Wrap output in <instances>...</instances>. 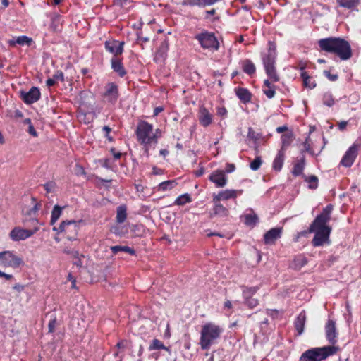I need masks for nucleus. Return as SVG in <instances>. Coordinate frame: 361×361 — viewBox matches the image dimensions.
Returning <instances> with one entry per match:
<instances>
[{
	"label": "nucleus",
	"mask_w": 361,
	"mask_h": 361,
	"mask_svg": "<svg viewBox=\"0 0 361 361\" xmlns=\"http://www.w3.org/2000/svg\"><path fill=\"white\" fill-rule=\"evenodd\" d=\"M322 51L334 54L341 60L346 61L352 57V49L349 42L341 37H327L318 41Z\"/></svg>",
	"instance_id": "nucleus-1"
},
{
	"label": "nucleus",
	"mask_w": 361,
	"mask_h": 361,
	"mask_svg": "<svg viewBox=\"0 0 361 361\" xmlns=\"http://www.w3.org/2000/svg\"><path fill=\"white\" fill-rule=\"evenodd\" d=\"M224 329L219 325L213 322H207L202 326L200 331V345L202 350H209L211 346L217 343Z\"/></svg>",
	"instance_id": "nucleus-2"
},
{
	"label": "nucleus",
	"mask_w": 361,
	"mask_h": 361,
	"mask_svg": "<svg viewBox=\"0 0 361 361\" xmlns=\"http://www.w3.org/2000/svg\"><path fill=\"white\" fill-rule=\"evenodd\" d=\"M338 346H323L312 348L301 355L299 361H323L339 351Z\"/></svg>",
	"instance_id": "nucleus-3"
},
{
	"label": "nucleus",
	"mask_w": 361,
	"mask_h": 361,
	"mask_svg": "<svg viewBox=\"0 0 361 361\" xmlns=\"http://www.w3.org/2000/svg\"><path fill=\"white\" fill-rule=\"evenodd\" d=\"M152 131L153 126L145 121L139 122L135 130L137 141L145 146L147 153L149 145L157 143L158 135H152Z\"/></svg>",
	"instance_id": "nucleus-4"
},
{
	"label": "nucleus",
	"mask_w": 361,
	"mask_h": 361,
	"mask_svg": "<svg viewBox=\"0 0 361 361\" xmlns=\"http://www.w3.org/2000/svg\"><path fill=\"white\" fill-rule=\"evenodd\" d=\"M276 54L275 49H269L267 54L262 56V60L265 73L268 77V80L271 82H277L280 80L279 75L276 68Z\"/></svg>",
	"instance_id": "nucleus-5"
},
{
	"label": "nucleus",
	"mask_w": 361,
	"mask_h": 361,
	"mask_svg": "<svg viewBox=\"0 0 361 361\" xmlns=\"http://www.w3.org/2000/svg\"><path fill=\"white\" fill-rule=\"evenodd\" d=\"M333 211V205L329 204L323 208L322 212L317 216L314 220L310 224L308 231L313 233L317 230L331 231V226L327 225V223L331 219V212Z\"/></svg>",
	"instance_id": "nucleus-6"
},
{
	"label": "nucleus",
	"mask_w": 361,
	"mask_h": 361,
	"mask_svg": "<svg viewBox=\"0 0 361 361\" xmlns=\"http://www.w3.org/2000/svg\"><path fill=\"white\" fill-rule=\"evenodd\" d=\"M194 39L198 42L203 49L214 51L219 49V42L214 32L204 30L195 35Z\"/></svg>",
	"instance_id": "nucleus-7"
},
{
	"label": "nucleus",
	"mask_w": 361,
	"mask_h": 361,
	"mask_svg": "<svg viewBox=\"0 0 361 361\" xmlns=\"http://www.w3.org/2000/svg\"><path fill=\"white\" fill-rule=\"evenodd\" d=\"M24 265L22 257L18 256L13 251L0 252V266L6 268L18 269Z\"/></svg>",
	"instance_id": "nucleus-8"
},
{
	"label": "nucleus",
	"mask_w": 361,
	"mask_h": 361,
	"mask_svg": "<svg viewBox=\"0 0 361 361\" xmlns=\"http://www.w3.org/2000/svg\"><path fill=\"white\" fill-rule=\"evenodd\" d=\"M78 223L75 221H63L59 228L54 227L53 230L57 233H63L65 238L69 240H75L78 233Z\"/></svg>",
	"instance_id": "nucleus-9"
},
{
	"label": "nucleus",
	"mask_w": 361,
	"mask_h": 361,
	"mask_svg": "<svg viewBox=\"0 0 361 361\" xmlns=\"http://www.w3.org/2000/svg\"><path fill=\"white\" fill-rule=\"evenodd\" d=\"M120 96L118 85L114 82H107L102 93L103 98L111 104H115Z\"/></svg>",
	"instance_id": "nucleus-10"
},
{
	"label": "nucleus",
	"mask_w": 361,
	"mask_h": 361,
	"mask_svg": "<svg viewBox=\"0 0 361 361\" xmlns=\"http://www.w3.org/2000/svg\"><path fill=\"white\" fill-rule=\"evenodd\" d=\"M39 230L38 226H35L32 229H25L16 226L11 231L9 237L13 241L24 240L33 235Z\"/></svg>",
	"instance_id": "nucleus-11"
},
{
	"label": "nucleus",
	"mask_w": 361,
	"mask_h": 361,
	"mask_svg": "<svg viewBox=\"0 0 361 361\" xmlns=\"http://www.w3.org/2000/svg\"><path fill=\"white\" fill-rule=\"evenodd\" d=\"M125 42L116 39L106 40L104 42L105 50L111 54V58H117L123 56L124 51Z\"/></svg>",
	"instance_id": "nucleus-12"
},
{
	"label": "nucleus",
	"mask_w": 361,
	"mask_h": 361,
	"mask_svg": "<svg viewBox=\"0 0 361 361\" xmlns=\"http://www.w3.org/2000/svg\"><path fill=\"white\" fill-rule=\"evenodd\" d=\"M360 147V145L357 143H353L345 152L344 155L343 156L340 164L344 167L349 168L355 162L357 155H358V149Z\"/></svg>",
	"instance_id": "nucleus-13"
},
{
	"label": "nucleus",
	"mask_w": 361,
	"mask_h": 361,
	"mask_svg": "<svg viewBox=\"0 0 361 361\" xmlns=\"http://www.w3.org/2000/svg\"><path fill=\"white\" fill-rule=\"evenodd\" d=\"M324 329L326 338L331 344L330 346H336L335 344L338 342V335L336 326V322L333 319H329L325 324Z\"/></svg>",
	"instance_id": "nucleus-14"
},
{
	"label": "nucleus",
	"mask_w": 361,
	"mask_h": 361,
	"mask_svg": "<svg viewBox=\"0 0 361 361\" xmlns=\"http://www.w3.org/2000/svg\"><path fill=\"white\" fill-rule=\"evenodd\" d=\"M40 97L41 93L37 87H32L28 92L22 91L20 93V98L26 104H32L37 102Z\"/></svg>",
	"instance_id": "nucleus-15"
},
{
	"label": "nucleus",
	"mask_w": 361,
	"mask_h": 361,
	"mask_svg": "<svg viewBox=\"0 0 361 361\" xmlns=\"http://www.w3.org/2000/svg\"><path fill=\"white\" fill-rule=\"evenodd\" d=\"M243 190H225L220 191L217 195L213 196V202L236 199L238 196L243 194Z\"/></svg>",
	"instance_id": "nucleus-16"
},
{
	"label": "nucleus",
	"mask_w": 361,
	"mask_h": 361,
	"mask_svg": "<svg viewBox=\"0 0 361 361\" xmlns=\"http://www.w3.org/2000/svg\"><path fill=\"white\" fill-rule=\"evenodd\" d=\"M123 57L111 58L110 60L111 68L120 78H123L127 74V71L123 64Z\"/></svg>",
	"instance_id": "nucleus-17"
},
{
	"label": "nucleus",
	"mask_w": 361,
	"mask_h": 361,
	"mask_svg": "<svg viewBox=\"0 0 361 361\" xmlns=\"http://www.w3.org/2000/svg\"><path fill=\"white\" fill-rule=\"evenodd\" d=\"M330 229L328 231L317 230L314 231V236L312 240V245L314 247H319L329 241L331 233Z\"/></svg>",
	"instance_id": "nucleus-18"
},
{
	"label": "nucleus",
	"mask_w": 361,
	"mask_h": 361,
	"mask_svg": "<svg viewBox=\"0 0 361 361\" xmlns=\"http://www.w3.org/2000/svg\"><path fill=\"white\" fill-rule=\"evenodd\" d=\"M209 180L214 183L217 188H223L227 183V178L225 175V172L222 170L213 171L210 174Z\"/></svg>",
	"instance_id": "nucleus-19"
},
{
	"label": "nucleus",
	"mask_w": 361,
	"mask_h": 361,
	"mask_svg": "<svg viewBox=\"0 0 361 361\" xmlns=\"http://www.w3.org/2000/svg\"><path fill=\"white\" fill-rule=\"evenodd\" d=\"M282 228H273L264 235V242L266 245L274 244L276 240L281 238Z\"/></svg>",
	"instance_id": "nucleus-20"
},
{
	"label": "nucleus",
	"mask_w": 361,
	"mask_h": 361,
	"mask_svg": "<svg viewBox=\"0 0 361 361\" xmlns=\"http://www.w3.org/2000/svg\"><path fill=\"white\" fill-rule=\"evenodd\" d=\"M213 116L209 113L208 109L204 106H201L198 114V119L200 123L204 126L207 127L212 123Z\"/></svg>",
	"instance_id": "nucleus-21"
},
{
	"label": "nucleus",
	"mask_w": 361,
	"mask_h": 361,
	"mask_svg": "<svg viewBox=\"0 0 361 361\" xmlns=\"http://www.w3.org/2000/svg\"><path fill=\"white\" fill-rule=\"evenodd\" d=\"M306 319V312L305 310H302L299 313L294 321V327L298 336H300L304 331Z\"/></svg>",
	"instance_id": "nucleus-22"
},
{
	"label": "nucleus",
	"mask_w": 361,
	"mask_h": 361,
	"mask_svg": "<svg viewBox=\"0 0 361 361\" xmlns=\"http://www.w3.org/2000/svg\"><path fill=\"white\" fill-rule=\"evenodd\" d=\"M214 203L212 208V212L210 214L212 217H227L229 215V210L224 207L220 202H213Z\"/></svg>",
	"instance_id": "nucleus-23"
},
{
	"label": "nucleus",
	"mask_w": 361,
	"mask_h": 361,
	"mask_svg": "<svg viewBox=\"0 0 361 361\" xmlns=\"http://www.w3.org/2000/svg\"><path fill=\"white\" fill-rule=\"evenodd\" d=\"M274 82L270 80L266 79L263 82L262 92L269 99H272L276 95V85H273Z\"/></svg>",
	"instance_id": "nucleus-24"
},
{
	"label": "nucleus",
	"mask_w": 361,
	"mask_h": 361,
	"mask_svg": "<svg viewBox=\"0 0 361 361\" xmlns=\"http://www.w3.org/2000/svg\"><path fill=\"white\" fill-rule=\"evenodd\" d=\"M305 68V66L300 67V69L302 71L300 74V77L302 79V85L305 88L310 90L314 89L317 85L316 81L312 78V77L309 75L307 72L304 71Z\"/></svg>",
	"instance_id": "nucleus-25"
},
{
	"label": "nucleus",
	"mask_w": 361,
	"mask_h": 361,
	"mask_svg": "<svg viewBox=\"0 0 361 361\" xmlns=\"http://www.w3.org/2000/svg\"><path fill=\"white\" fill-rule=\"evenodd\" d=\"M235 92L238 98L243 103L247 104L250 102L252 94L248 89L244 87L235 88Z\"/></svg>",
	"instance_id": "nucleus-26"
},
{
	"label": "nucleus",
	"mask_w": 361,
	"mask_h": 361,
	"mask_svg": "<svg viewBox=\"0 0 361 361\" xmlns=\"http://www.w3.org/2000/svg\"><path fill=\"white\" fill-rule=\"evenodd\" d=\"M243 71L252 77L256 73V67L255 63L250 59H245L240 62Z\"/></svg>",
	"instance_id": "nucleus-27"
},
{
	"label": "nucleus",
	"mask_w": 361,
	"mask_h": 361,
	"mask_svg": "<svg viewBox=\"0 0 361 361\" xmlns=\"http://www.w3.org/2000/svg\"><path fill=\"white\" fill-rule=\"evenodd\" d=\"M178 185L176 180H169L164 182H161L157 186H155L153 190L155 191H161L166 192L170 191L173 189Z\"/></svg>",
	"instance_id": "nucleus-28"
},
{
	"label": "nucleus",
	"mask_w": 361,
	"mask_h": 361,
	"mask_svg": "<svg viewBox=\"0 0 361 361\" xmlns=\"http://www.w3.org/2000/svg\"><path fill=\"white\" fill-rule=\"evenodd\" d=\"M308 262L307 257L303 254L296 255L291 264V267L295 270H299Z\"/></svg>",
	"instance_id": "nucleus-29"
},
{
	"label": "nucleus",
	"mask_w": 361,
	"mask_h": 361,
	"mask_svg": "<svg viewBox=\"0 0 361 361\" xmlns=\"http://www.w3.org/2000/svg\"><path fill=\"white\" fill-rule=\"evenodd\" d=\"M285 159V152L283 150H279L276 156L275 157L272 168L276 171H280L283 167V161Z\"/></svg>",
	"instance_id": "nucleus-30"
},
{
	"label": "nucleus",
	"mask_w": 361,
	"mask_h": 361,
	"mask_svg": "<svg viewBox=\"0 0 361 361\" xmlns=\"http://www.w3.org/2000/svg\"><path fill=\"white\" fill-rule=\"evenodd\" d=\"M33 40L32 38L28 37L25 35L18 36L13 40L9 41V44L11 46H14L16 44H18L21 46L27 45L30 46L32 43Z\"/></svg>",
	"instance_id": "nucleus-31"
},
{
	"label": "nucleus",
	"mask_w": 361,
	"mask_h": 361,
	"mask_svg": "<svg viewBox=\"0 0 361 361\" xmlns=\"http://www.w3.org/2000/svg\"><path fill=\"white\" fill-rule=\"evenodd\" d=\"M305 166V157L303 155L300 160L295 163L292 173L295 176H298L302 174L303 170Z\"/></svg>",
	"instance_id": "nucleus-32"
},
{
	"label": "nucleus",
	"mask_w": 361,
	"mask_h": 361,
	"mask_svg": "<svg viewBox=\"0 0 361 361\" xmlns=\"http://www.w3.org/2000/svg\"><path fill=\"white\" fill-rule=\"evenodd\" d=\"M148 350L149 351L154 350H164L169 353H171V349L169 347L165 346L162 341L157 338H154L150 343Z\"/></svg>",
	"instance_id": "nucleus-33"
},
{
	"label": "nucleus",
	"mask_w": 361,
	"mask_h": 361,
	"mask_svg": "<svg viewBox=\"0 0 361 361\" xmlns=\"http://www.w3.org/2000/svg\"><path fill=\"white\" fill-rule=\"evenodd\" d=\"M127 218V208L126 206L122 204L117 207L116 221L118 224L123 223Z\"/></svg>",
	"instance_id": "nucleus-34"
},
{
	"label": "nucleus",
	"mask_w": 361,
	"mask_h": 361,
	"mask_svg": "<svg viewBox=\"0 0 361 361\" xmlns=\"http://www.w3.org/2000/svg\"><path fill=\"white\" fill-rule=\"evenodd\" d=\"M247 138L253 141V143L255 145V149H257L259 141L262 138V135L259 133L255 132L252 128L250 127L247 132Z\"/></svg>",
	"instance_id": "nucleus-35"
},
{
	"label": "nucleus",
	"mask_w": 361,
	"mask_h": 361,
	"mask_svg": "<svg viewBox=\"0 0 361 361\" xmlns=\"http://www.w3.org/2000/svg\"><path fill=\"white\" fill-rule=\"evenodd\" d=\"M361 0H336L337 4L343 8L353 9L357 7Z\"/></svg>",
	"instance_id": "nucleus-36"
},
{
	"label": "nucleus",
	"mask_w": 361,
	"mask_h": 361,
	"mask_svg": "<svg viewBox=\"0 0 361 361\" xmlns=\"http://www.w3.org/2000/svg\"><path fill=\"white\" fill-rule=\"evenodd\" d=\"M242 295L243 299H247V298L252 297L259 289V286H252L248 287L245 286H242Z\"/></svg>",
	"instance_id": "nucleus-37"
},
{
	"label": "nucleus",
	"mask_w": 361,
	"mask_h": 361,
	"mask_svg": "<svg viewBox=\"0 0 361 361\" xmlns=\"http://www.w3.org/2000/svg\"><path fill=\"white\" fill-rule=\"evenodd\" d=\"M293 140V133L292 132L285 133L281 136V148L279 150L286 151V148L288 147Z\"/></svg>",
	"instance_id": "nucleus-38"
},
{
	"label": "nucleus",
	"mask_w": 361,
	"mask_h": 361,
	"mask_svg": "<svg viewBox=\"0 0 361 361\" xmlns=\"http://www.w3.org/2000/svg\"><path fill=\"white\" fill-rule=\"evenodd\" d=\"M110 249L114 255H116L118 252L121 251L127 252L130 255H135V250L128 246L115 245L111 246Z\"/></svg>",
	"instance_id": "nucleus-39"
},
{
	"label": "nucleus",
	"mask_w": 361,
	"mask_h": 361,
	"mask_svg": "<svg viewBox=\"0 0 361 361\" xmlns=\"http://www.w3.org/2000/svg\"><path fill=\"white\" fill-rule=\"evenodd\" d=\"M305 182L308 183V188L311 190H315L318 188L319 180L318 178L314 175L309 176H303Z\"/></svg>",
	"instance_id": "nucleus-40"
},
{
	"label": "nucleus",
	"mask_w": 361,
	"mask_h": 361,
	"mask_svg": "<svg viewBox=\"0 0 361 361\" xmlns=\"http://www.w3.org/2000/svg\"><path fill=\"white\" fill-rule=\"evenodd\" d=\"M191 202H192L191 196L189 194L185 193V194L178 196L174 201V204H176L178 206H183L185 204L190 203Z\"/></svg>",
	"instance_id": "nucleus-41"
},
{
	"label": "nucleus",
	"mask_w": 361,
	"mask_h": 361,
	"mask_svg": "<svg viewBox=\"0 0 361 361\" xmlns=\"http://www.w3.org/2000/svg\"><path fill=\"white\" fill-rule=\"evenodd\" d=\"M32 203L34 204L33 207L27 212V214L29 216H35L42 208L41 202H37L36 198L32 197L31 198Z\"/></svg>",
	"instance_id": "nucleus-42"
},
{
	"label": "nucleus",
	"mask_w": 361,
	"mask_h": 361,
	"mask_svg": "<svg viewBox=\"0 0 361 361\" xmlns=\"http://www.w3.org/2000/svg\"><path fill=\"white\" fill-rule=\"evenodd\" d=\"M62 208L59 205H55L53 208L51 215L50 224L51 225L54 224L56 221L59 219L61 214Z\"/></svg>",
	"instance_id": "nucleus-43"
},
{
	"label": "nucleus",
	"mask_w": 361,
	"mask_h": 361,
	"mask_svg": "<svg viewBox=\"0 0 361 361\" xmlns=\"http://www.w3.org/2000/svg\"><path fill=\"white\" fill-rule=\"evenodd\" d=\"M322 103L329 107H331L335 104V99L331 92H326L322 97Z\"/></svg>",
	"instance_id": "nucleus-44"
},
{
	"label": "nucleus",
	"mask_w": 361,
	"mask_h": 361,
	"mask_svg": "<svg viewBox=\"0 0 361 361\" xmlns=\"http://www.w3.org/2000/svg\"><path fill=\"white\" fill-rule=\"evenodd\" d=\"M61 16L59 14H54L51 19L49 28L53 32L58 31L59 25L61 21Z\"/></svg>",
	"instance_id": "nucleus-45"
},
{
	"label": "nucleus",
	"mask_w": 361,
	"mask_h": 361,
	"mask_svg": "<svg viewBox=\"0 0 361 361\" xmlns=\"http://www.w3.org/2000/svg\"><path fill=\"white\" fill-rule=\"evenodd\" d=\"M244 304L250 309H253L259 305V300L257 298L252 297L244 299Z\"/></svg>",
	"instance_id": "nucleus-46"
},
{
	"label": "nucleus",
	"mask_w": 361,
	"mask_h": 361,
	"mask_svg": "<svg viewBox=\"0 0 361 361\" xmlns=\"http://www.w3.org/2000/svg\"><path fill=\"white\" fill-rule=\"evenodd\" d=\"M262 164L260 157H256L255 159L250 164V167L252 171H257Z\"/></svg>",
	"instance_id": "nucleus-47"
},
{
	"label": "nucleus",
	"mask_w": 361,
	"mask_h": 361,
	"mask_svg": "<svg viewBox=\"0 0 361 361\" xmlns=\"http://www.w3.org/2000/svg\"><path fill=\"white\" fill-rule=\"evenodd\" d=\"M56 325H57V319H56V317L54 315V316L51 317V319L49 322L48 332L49 333L54 332Z\"/></svg>",
	"instance_id": "nucleus-48"
},
{
	"label": "nucleus",
	"mask_w": 361,
	"mask_h": 361,
	"mask_svg": "<svg viewBox=\"0 0 361 361\" xmlns=\"http://www.w3.org/2000/svg\"><path fill=\"white\" fill-rule=\"evenodd\" d=\"M257 220H258V218L255 214H254V215L248 214V215H246V216H245V223L247 225L255 224L257 222Z\"/></svg>",
	"instance_id": "nucleus-49"
},
{
	"label": "nucleus",
	"mask_w": 361,
	"mask_h": 361,
	"mask_svg": "<svg viewBox=\"0 0 361 361\" xmlns=\"http://www.w3.org/2000/svg\"><path fill=\"white\" fill-rule=\"evenodd\" d=\"M324 75L330 80V81H336L338 78V75L337 74H331L329 71H324Z\"/></svg>",
	"instance_id": "nucleus-50"
},
{
	"label": "nucleus",
	"mask_w": 361,
	"mask_h": 361,
	"mask_svg": "<svg viewBox=\"0 0 361 361\" xmlns=\"http://www.w3.org/2000/svg\"><path fill=\"white\" fill-rule=\"evenodd\" d=\"M128 340L123 339L118 341L115 347L118 349H124L128 347Z\"/></svg>",
	"instance_id": "nucleus-51"
},
{
	"label": "nucleus",
	"mask_w": 361,
	"mask_h": 361,
	"mask_svg": "<svg viewBox=\"0 0 361 361\" xmlns=\"http://www.w3.org/2000/svg\"><path fill=\"white\" fill-rule=\"evenodd\" d=\"M53 79L56 80H60L61 82L64 81L63 73L61 71L58 70L53 75Z\"/></svg>",
	"instance_id": "nucleus-52"
},
{
	"label": "nucleus",
	"mask_w": 361,
	"mask_h": 361,
	"mask_svg": "<svg viewBox=\"0 0 361 361\" xmlns=\"http://www.w3.org/2000/svg\"><path fill=\"white\" fill-rule=\"evenodd\" d=\"M227 110L224 106H219L216 109V114L221 117H226L227 115Z\"/></svg>",
	"instance_id": "nucleus-53"
},
{
	"label": "nucleus",
	"mask_w": 361,
	"mask_h": 361,
	"mask_svg": "<svg viewBox=\"0 0 361 361\" xmlns=\"http://www.w3.org/2000/svg\"><path fill=\"white\" fill-rule=\"evenodd\" d=\"M54 186V184L52 182L47 183L43 185L44 190L47 193L51 192L53 191Z\"/></svg>",
	"instance_id": "nucleus-54"
},
{
	"label": "nucleus",
	"mask_w": 361,
	"mask_h": 361,
	"mask_svg": "<svg viewBox=\"0 0 361 361\" xmlns=\"http://www.w3.org/2000/svg\"><path fill=\"white\" fill-rule=\"evenodd\" d=\"M309 140H310V137L308 136V137L305 139V142H303V144H302V145H303V147H304L305 150L306 152H310V151H311V149H312L311 144L310 143Z\"/></svg>",
	"instance_id": "nucleus-55"
},
{
	"label": "nucleus",
	"mask_w": 361,
	"mask_h": 361,
	"mask_svg": "<svg viewBox=\"0 0 361 361\" xmlns=\"http://www.w3.org/2000/svg\"><path fill=\"white\" fill-rule=\"evenodd\" d=\"M68 280L71 283V288H77L76 279L71 273H69L68 275Z\"/></svg>",
	"instance_id": "nucleus-56"
},
{
	"label": "nucleus",
	"mask_w": 361,
	"mask_h": 361,
	"mask_svg": "<svg viewBox=\"0 0 361 361\" xmlns=\"http://www.w3.org/2000/svg\"><path fill=\"white\" fill-rule=\"evenodd\" d=\"M0 278H4L6 281H11L13 279V276L0 271Z\"/></svg>",
	"instance_id": "nucleus-57"
},
{
	"label": "nucleus",
	"mask_w": 361,
	"mask_h": 361,
	"mask_svg": "<svg viewBox=\"0 0 361 361\" xmlns=\"http://www.w3.org/2000/svg\"><path fill=\"white\" fill-rule=\"evenodd\" d=\"M27 132H28L29 134H30L33 137H36L38 136V134H37V133L36 130L35 129V128H34L32 124H30V126H28Z\"/></svg>",
	"instance_id": "nucleus-58"
},
{
	"label": "nucleus",
	"mask_w": 361,
	"mask_h": 361,
	"mask_svg": "<svg viewBox=\"0 0 361 361\" xmlns=\"http://www.w3.org/2000/svg\"><path fill=\"white\" fill-rule=\"evenodd\" d=\"M235 169V166L233 164H227L225 171L226 173H232Z\"/></svg>",
	"instance_id": "nucleus-59"
},
{
	"label": "nucleus",
	"mask_w": 361,
	"mask_h": 361,
	"mask_svg": "<svg viewBox=\"0 0 361 361\" xmlns=\"http://www.w3.org/2000/svg\"><path fill=\"white\" fill-rule=\"evenodd\" d=\"M164 111V107L163 106H157L154 108V112H153V116H158L161 112H162Z\"/></svg>",
	"instance_id": "nucleus-60"
},
{
	"label": "nucleus",
	"mask_w": 361,
	"mask_h": 361,
	"mask_svg": "<svg viewBox=\"0 0 361 361\" xmlns=\"http://www.w3.org/2000/svg\"><path fill=\"white\" fill-rule=\"evenodd\" d=\"M111 152H112L115 159H118L121 157L122 154L119 152H116V149L114 148H112L111 149Z\"/></svg>",
	"instance_id": "nucleus-61"
},
{
	"label": "nucleus",
	"mask_w": 361,
	"mask_h": 361,
	"mask_svg": "<svg viewBox=\"0 0 361 361\" xmlns=\"http://www.w3.org/2000/svg\"><path fill=\"white\" fill-rule=\"evenodd\" d=\"M266 312L268 315L271 317L277 316L278 314V311L276 310L267 309Z\"/></svg>",
	"instance_id": "nucleus-62"
},
{
	"label": "nucleus",
	"mask_w": 361,
	"mask_h": 361,
	"mask_svg": "<svg viewBox=\"0 0 361 361\" xmlns=\"http://www.w3.org/2000/svg\"><path fill=\"white\" fill-rule=\"evenodd\" d=\"M276 130L278 133H281L287 131L288 127L286 126H279L276 128Z\"/></svg>",
	"instance_id": "nucleus-63"
},
{
	"label": "nucleus",
	"mask_w": 361,
	"mask_h": 361,
	"mask_svg": "<svg viewBox=\"0 0 361 361\" xmlns=\"http://www.w3.org/2000/svg\"><path fill=\"white\" fill-rule=\"evenodd\" d=\"M56 84V81L53 78H49L46 81V85L48 87H51V86H54V85Z\"/></svg>",
	"instance_id": "nucleus-64"
}]
</instances>
